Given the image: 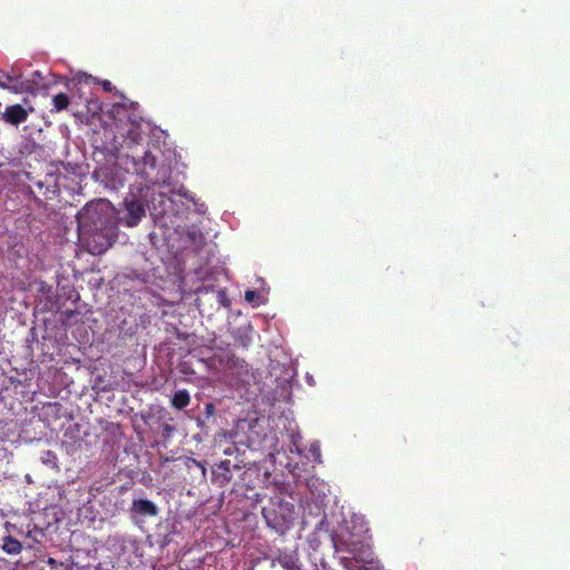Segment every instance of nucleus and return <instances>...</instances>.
Masks as SVG:
<instances>
[{
    "label": "nucleus",
    "mask_w": 570,
    "mask_h": 570,
    "mask_svg": "<svg viewBox=\"0 0 570 570\" xmlns=\"http://www.w3.org/2000/svg\"><path fill=\"white\" fill-rule=\"evenodd\" d=\"M80 239L92 255L108 250L118 237V223L110 204L99 199L88 203L77 215Z\"/></svg>",
    "instance_id": "nucleus-1"
},
{
    "label": "nucleus",
    "mask_w": 570,
    "mask_h": 570,
    "mask_svg": "<svg viewBox=\"0 0 570 570\" xmlns=\"http://www.w3.org/2000/svg\"><path fill=\"white\" fill-rule=\"evenodd\" d=\"M142 136L139 126L130 124L121 142L127 150L126 164L132 166L134 171L151 185L165 183L170 176V168L160 158L163 151L158 145L141 146Z\"/></svg>",
    "instance_id": "nucleus-2"
},
{
    "label": "nucleus",
    "mask_w": 570,
    "mask_h": 570,
    "mask_svg": "<svg viewBox=\"0 0 570 570\" xmlns=\"http://www.w3.org/2000/svg\"><path fill=\"white\" fill-rule=\"evenodd\" d=\"M363 528V524H361L358 533H351V538L341 541L345 551L352 554L354 559L364 560L371 556L370 546L365 542V538L363 535V533L367 532V529Z\"/></svg>",
    "instance_id": "nucleus-3"
},
{
    "label": "nucleus",
    "mask_w": 570,
    "mask_h": 570,
    "mask_svg": "<svg viewBox=\"0 0 570 570\" xmlns=\"http://www.w3.org/2000/svg\"><path fill=\"white\" fill-rule=\"evenodd\" d=\"M125 205L126 215L124 216L122 222L127 227H134L145 216V206L137 200H126Z\"/></svg>",
    "instance_id": "nucleus-4"
},
{
    "label": "nucleus",
    "mask_w": 570,
    "mask_h": 570,
    "mask_svg": "<svg viewBox=\"0 0 570 570\" xmlns=\"http://www.w3.org/2000/svg\"><path fill=\"white\" fill-rule=\"evenodd\" d=\"M230 465L229 460L217 463L212 471V482L220 488L226 487L233 479Z\"/></svg>",
    "instance_id": "nucleus-5"
},
{
    "label": "nucleus",
    "mask_w": 570,
    "mask_h": 570,
    "mask_svg": "<svg viewBox=\"0 0 570 570\" xmlns=\"http://www.w3.org/2000/svg\"><path fill=\"white\" fill-rule=\"evenodd\" d=\"M29 111L20 104L7 106L3 114L2 120L7 124L18 126L27 120Z\"/></svg>",
    "instance_id": "nucleus-6"
},
{
    "label": "nucleus",
    "mask_w": 570,
    "mask_h": 570,
    "mask_svg": "<svg viewBox=\"0 0 570 570\" xmlns=\"http://www.w3.org/2000/svg\"><path fill=\"white\" fill-rule=\"evenodd\" d=\"M262 514L267 525L276 532L283 533L288 528V522L285 517L278 514L275 509L264 508Z\"/></svg>",
    "instance_id": "nucleus-7"
},
{
    "label": "nucleus",
    "mask_w": 570,
    "mask_h": 570,
    "mask_svg": "<svg viewBox=\"0 0 570 570\" xmlns=\"http://www.w3.org/2000/svg\"><path fill=\"white\" fill-rule=\"evenodd\" d=\"M158 512L159 510L157 505L153 501L147 499L134 500L130 508V513L132 517H156Z\"/></svg>",
    "instance_id": "nucleus-8"
},
{
    "label": "nucleus",
    "mask_w": 570,
    "mask_h": 570,
    "mask_svg": "<svg viewBox=\"0 0 570 570\" xmlns=\"http://www.w3.org/2000/svg\"><path fill=\"white\" fill-rule=\"evenodd\" d=\"M1 549L9 556H17V554L21 553L23 547H22V543L18 539L8 534V535H4L2 539Z\"/></svg>",
    "instance_id": "nucleus-9"
},
{
    "label": "nucleus",
    "mask_w": 570,
    "mask_h": 570,
    "mask_svg": "<svg viewBox=\"0 0 570 570\" xmlns=\"http://www.w3.org/2000/svg\"><path fill=\"white\" fill-rule=\"evenodd\" d=\"M274 563H278L284 570H302L298 560L291 554L278 556Z\"/></svg>",
    "instance_id": "nucleus-10"
},
{
    "label": "nucleus",
    "mask_w": 570,
    "mask_h": 570,
    "mask_svg": "<svg viewBox=\"0 0 570 570\" xmlns=\"http://www.w3.org/2000/svg\"><path fill=\"white\" fill-rule=\"evenodd\" d=\"M171 406L177 410L187 407L190 403V395L187 390L177 391L171 397Z\"/></svg>",
    "instance_id": "nucleus-11"
},
{
    "label": "nucleus",
    "mask_w": 570,
    "mask_h": 570,
    "mask_svg": "<svg viewBox=\"0 0 570 570\" xmlns=\"http://www.w3.org/2000/svg\"><path fill=\"white\" fill-rule=\"evenodd\" d=\"M53 108L51 111H62L68 108L70 99L67 94L60 92L52 98Z\"/></svg>",
    "instance_id": "nucleus-12"
},
{
    "label": "nucleus",
    "mask_w": 570,
    "mask_h": 570,
    "mask_svg": "<svg viewBox=\"0 0 570 570\" xmlns=\"http://www.w3.org/2000/svg\"><path fill=\"white\" fill-rule=\"evenodd\" d=\"M0 88L7 89L13 94H19L22 91L31 90V86L29 85V81L18 83L17 80L11 85L0 82Z\"/></svg>",
    "instance_id": "nucleus-13"
},
{
    "label": "nucleus",
    "mask_w": 570,
    "mask_h": 570,
    "mask_svg": "<svg viewBox=\"0 0 570 570\" xmlns=\"http://www.w3.org/2000/svg\"><path fill=\"white\" fill-rule=\"evenodd\" d=\"M217 298H218V302L223 305V306H229V299L226 295V292L224 289H219L217 292Z\"/></svg>",
    "instance_id": "nucleus-14"
},
{
    "label": "nucleus",
    "mask_w": 570,
    "mask_h": 570,
    "mask_svg": "<svg viewBox=\"0 0 570 570\" xmlns=\"http://www.w3.org/2000/svg\"><path fill=\"white\" fill-rule=\"evenodd\" d=\"M256 297H257V292H255V291H250V289H248V291H246V292H245V299H246L247 302H249V303H250V302H254V299H255Z\"/></svg>",
    "instance_id": "nucleus-15"
},
{
    "label": "nucleus",
    "mask_w": 570,
    "mask_h": 570,
    "mask_svg": "<svg viewBox=\"0 0 570 570\" xmlns=\"http://www.w3.org/2000/svg\"><path fill=\"white\" fill-rule=\"evenodd\" d=\"M14 81H16V78L8 73L3 75L2 79L0 80V82L9 83V85L13 83Z\"/></svg>",
    "instance_id": "nucleus-16"
},
{
    "label": "nucleus",
    "mask_w": 570,
    "mask_h": 570,
    "mask_svg": "<svg viewBox=\"0 0 570 570\" xmlns=\"http://www.w3.org/2000/svg\"><path fill=\"white\" fill-rule=\"evenodd\" d=\"M101 85H102L104 90L107 92H111L114 90V86H112L111 81H109V80H104L101 82Z\"/></svg>",
    "instance_id": "nucleus-17"
},
{
    "label": "nucleus",
    "mask_w": 570,
    "mask_h": 570,
    "mask_svg": "<svg viewBox=\"0 0 570 570\" xmlns=\"http://www.w3.org/2000/svg\"><path fill=\"white\" fill-rule=\"evenodd\" d=\"M46 562L51 569H56L59 566V562L55 558H48Z\"/></svg>",
    "instance_id": "nucleus-18"
},
{
    "label": "nucleus",
    "mask_w": 570,
    "mask_h": 570,
    "mask_svg": "<svg viewBox=\"0 0 570 570\" xmlns=\"http://www.w3.org/2000/svg\"><path fill=\"white\" fill-rule=\"evenodd\" d=\"M311 451H312L313 453H317V456H320V450H318V446L312 445V446H311Z\"/></svg>",
    "instance_id": "nucleus-19"
},
{
    "label": "nucleus",
    "mask_w": 570,
    "mask_h": 570,
    "mask_svg": "<svg viewBox=\"0 0 570 570\" xmlns=\"http://www.w3.org/2000/svg\"><path fill=\"white\" fill-rule=\"evenodd\" d=\"M165 431H166V432H171V431H173V426H171V425H169V424H166V425H165Z\"/></svg>",
    "instance_id": "nucleus-20"
},
{
    "label": "nucleus",
    "mask_w": 570,
    "mask_h": 570,
    "mask_svg": "<svg viewBox=\"0 0 570 570\" xmlns=\"http://www.w3.org/2000/svg\"><path fill=\"white\" fill-rule=\"evenodd\" d=\"M32 77H33V78H40L41 76H40V72H39V71H36V72H33Z\"/></svg>",
    "instance_id": "nucleus-21"
},
{
    "label": "nucleus",
    "mask_w": 570,
    "mask_h": 570,
    "mask_svg": "<svg viewBox=\"0 0 570 570\" xmlns=\"http://www.w3.org/2000/svg\"><path fill=\"white\" fill-rule=\"evenodd\" d=\"M95 570H104L101 563H99L98 566L95 567Z\"/></svg>",
    "instance_id": "nucleus-22"
},
{
    "label": "nucleus",
    "mask_w": 570,
    "mask_h": 570,
    "mask_svg": "<svg viewBox=\"0 0 570 570\" xmlns=\"http://www.w3.org/2000/svg\"><path fill=\"white\" fill-rule=\"evenodd\" d=\"M37 185H38L39 188L43 187V183L42 181H39Z\"/></svg>",
    "instance_id": "nucleus-23"
},
{
    "label": "nucleus",
    "mask_w": 570,
    "mask_h": 570,
    "mask_svg": "<svg viewBox=\"0 0 570 570\" xmlns=\"http://www.w3.org/2000/svg\"><path fill=\"white\" fill-rule=\"evenodd\" d=\"M47 191H50V189H49V188H47ZM56 191H57L56 189H52V190H51V193H52V194H56Z\"/></svg>",
    "instance_id": "nucleus-24"
},
{
    "label": "nucleus",
    "mask_w": 570,
    "mask_h": 570,
    "mask_svg": "<svg viewBox=\"0 0 570 570\" xmlns=\"http://www.w3.org/2000/svg\"><path fill=\"white\" fill-rule=\"evenodd\" d=\"M43 196H45L46 198H49V196H48V193H47V191H46V193H43Z\"/></svg>",
    "instance_id": "nucleus-25"
}]
</instances>
